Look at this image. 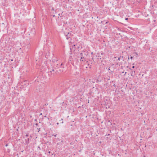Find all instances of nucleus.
<instances>
[{"label":"nucleus","mask_w":157,"mask_h":157,"mask_svg":"<svg viewBox=\"0 0 157 157\" xmlns=\"http://www.w3.org/2000/svg\"><path fill=\"white\" fill-rule=\"evenodd\" d=\"M88 54H86V53L84 52L83 51L80 54V61H84V60H85L86 59V57H85V56L87 55Z\"/></svg>","instance_id":"f257e3e1"},{"label":"nucleus","mask_w":157,"mask_h":157,"mask_svg":"<svg viewBox=\"0 0 157 157\" xmlns=\"http://www.w3.org/2000/svg\"><path fill=\"white\" fill-rule=\"evenodd\" d=\"M48 155H50L51 157H55V155L54 154L53 155V154L54 153V152L53 151V152L51 151H49L48 150Z\"/></svg>","instance_id":"f03ea898"},{"label":"nucleus","mask_w":157,"mask_h":157,"mask_svg":"<svg viewBox=\"0 0 157 157\" xmlns=\"http://www.w3.org/2000/svg\"><path fill=\"white\" fill-rule=\"evenodd\" d=\"M108 70H109V71H109V72L110 73H112L113 71V68L112 67V68H111V67H109L108 68Z\"/></svg>","instance_id":"7ed1b4c3"},{"label":"nucleus","mask_w":157,"mask_h":157,"mask_svg":"<svg viewBox=\"0 0 157 157\" xmlns=\"http://www.w3.org/2000/svg\"><path fill=\"white\" fill-rule=\"evenodd\" d=\"M25 140H26L25 143H26V144H29L30 142H29V138H27V140L26 139Z\"/></svg>","instance_id":"20e7f679"},{"label":"nucleus","mask_w":157,"mask_h":157,"mask_svg":"<svg viewBox=\"0 0 157 157\" xmlns=\"http://www.w3.org/2000/svg\"><path fill=\"white\" fill-rule=\"evenodd\" d=\"M69 33V31H66V32H64V34L66 36H67Z\"/></svg>","instance_id":"39448f33"},{"label":"nucleus","mask_w":157,"mask_h":157,"mask_svg":"<svg viewBox=\"0 0 157 157\" xmlns=\"http://www.w3.org/2000/svg\"><path fill=\"white\" fill-rule=\"evenodd\" d=\"M63 63H62L60 65V67L59 68H64V67L63 66Z\"/></svg>","instance_id":"423d86ee"},{"label":"nucleus","mask_w":157,"mask_h":157,"mask_svg":"<svg viewBox=\"0 0 157 157\" xmlns=\"http://www.w3.org/2000/svg\"><path fill=\"white\" fill-rule=\"evenodd\" d=\"M90 60L91 61V62H93L94 61V59H93V58L92 57V58L90 59Z\"/></svg>","instance_id":"0eeeda50"},{"label":"nucleus","mask_w":157,"mask_h":157,"mask_svg":"<svg viewBox=\"0 0 157 157\" xmlns=\"http://www.w3.org/2000/svg\"><path fill=\"white\" fill-rule=\"evenodd\" d=\"M56 67L57 68H58L60 67V65H59L58 64H57L56 65Z\"/></svg>","instance_id":"6e6552de"},{"label":"nucleus","mask_w":157,"mask_h":157,"mask_svg":"<svg viewBox=\"0 0 157 157\" xmlns=\"http://www.w3.org/2000/svg\"><path fill=\"white\" fill-rule=\"evenodd\" d=\"M135 73V71H132L131 75H132L133 76L134 75H133V73Z\"/></svg>","instance_id":"1a4fd4ad"},{"label":"nucleus","mask_w":157,"mask_h":157,"mask_svg":"<svg viewBox=\"0 0 157 157\" xmlns=\"http://www.w3.org/2000/svg\"><path fill=\"white\" fill-rule=\"evenodd\" d=\"M54 71V69L53 68L52 69V71H50V72H51L52 71Z\"/></svg>","instance_id":"9d476101"},{"label":"nucleus","mask_w":157,"mask_h":157,"mask_svg":"<svg viewBox=\"0 0 157 157\" xmlns=\"http://www.w3.org/2000/svg\"><path fill=\"white\" fill-rule=\"evenodd\" d=\"M67 36V38H67V40H68L70 38V36Z\"/></svg>","instance_id":"9b49d317"},{"label":"nucleus","mask_w":157,"mask_h":157,"mask_svg":"<svg viewBox=\"0 0 157 157\" xmlns=\"http://www.w3.org/2000/svg\"><path fill=\"white\" fill-rule=\"evenodd\" d=\"M59 71H62V72H63V70L62 69H59Z\"/></svg>","instance_id":"f8f14e48"},{"label":"nucleus","mask_w":157,"mask_h":157,"mask_svg":"<svg viewBox=\"0 0 157 157\" xmlns=\"http://www.w3.org/2000/svg\"><path fill=\"white\" fill-rule=\"evenodd\" d=\"M117 30L119 31H121V29L119 28H117Z\"/></svg>","instance_id":"ddd939ff"},{"label":"nucleus","mask_w":157,"mask_h":157,"mask_svg":"<svg viewBox=\"0 0 157 157\" xmlns=\"http://www.w3.org/2000/svg\"><path fill=\"white\" fill-rule=\"evenodd\" d=\"M121 57V56H120V57H119L118 59L117 60H120V58Z\"/></svg>","instance_id":"4468645a"},{"label":"nucleus","mask_w":157,"mask_h":157,"mask_svg":"<svg viewBox=\"0 0 157 157\" xmlns=\"http://www.w3.org/2000/svg\"><path fill=\"white\" fill-rule=\"evenodd\" d=\"M57 135V134H56L54 135H52V136H53L55 137H56Z\"/></svg>","instance_id":"2eb2a0df"},{"label":"nucleus","mask_w":157,"mask_h":157,"mask_svg":"<svg viewBox=\"0 0 157 157\" xmlns=\"http://www.w3.org/2000/svg\"><path fill=\"white\" fill-rule=\"evenodd\" d=\"M133 56H131L130 57V59H132V58H133Z\"/></svg>","instance_id":"dca6fc26"},{"label":"nucleus","mask_w":157,"mask_h":157,"mask_svg":"<svg viewBox=\"0 0 157 157\" xmlns=\"http://www.w3.org/2000/svg\"><path fill=\"white\" fill-rule=\"evenodd\" d=\"M103 22H104L105 23L106 22L105 21H102L101 22V23H102Z\"/></svg>","instance_id":"f3484780"},{"label":"nucleus","mask_w":157,"mask_h":157,"mask_svg":"<svg viewBox=\"0 0 157 157\" xmlns=\"http://www.w3.org/2000/svg\"><path fill=\"white\" fill-rule=\"evenodd\" d=\"M128 19V18H125V20H127Z\"/></svg>","instance_id":"a211bd4d"},{"label":"nucleus","mask_w":157,"mask_h":157,"mask_svg":"<svg viewBox=\"0 0 157 157\" xmlns=\"http://www.w3.org/2000/svg\"><path fill=\"white\" fill-rule=\"evenodd\" d=\"M28 136H29L28 135V134H26V137H28Z\"/></svg>","instance_id":"6ab92c4d"},{"label":"nucleus","mask_w":157,"mask_h":157,"mask_svg":"<svg viewBox=\"0 0 157 157\" xmlns=\"http://www.w3.org/2000/svg\"><path fill=\"white\" fill-rule=\"evenodd\" d=\"M113 86L114 87H116V85L115 84H114L113 85Z\"/></svg>","instance_id":"aec40b11"},{"label":"nucleus","mask_w":157,"mask_h":157,"mask_svg":"<svg viewBox=\"0 0 157 157\" xmlns=\"http://www.w3.org/2000/svg\"><path fill=\"white\" fill-rule=\"evenodd\" d=\"M42 115V113H41L40 115H39V116H40L41 115Z\"/></svg>","instance_id":"412c9836"},{"label":"nucleus","mask_w":157,"mask_h":157,"mask_svg":"<svg viewBox=\"0 0 157 157\" xmlns=\"http://www.w3.org/2000/svg\"><path fill=\"white\" fill-rule=\"evenodd\" d=\"M35 125H36V126H37L38 125V124L37 123H36L35 124Z\"/></svg>","instance_id":"4be33fe9"},{"label":"nucleus","mask_w":157,"mask_h":157,"mask_svg":"<svg viewBox=\"0 0 157 157\" xmlns=\"http://www.w3.org/2000/svg\"><path fill=\"white\" fill-rule=\"evenodd\" d=\"M108 23V21L106 22L105 23V24H107Z\"/></svg>","instance_id":"5701e85b"},{"label":"nucleus","mask_w":157,"mask_h":157,"mask_svg":"<svg viewBox=\"0 0 157 157\" xmlns=\"http://www.w3.org/2000/svg\"><path fill=\"white\" fill-rule=\"evenodd\" d=\"M135 54L136 55H138V54H137V53L136 52H135Z\"/></svg>","instance_id":"b1692460"},{"label":"nucleus","mask_w":157,"mask_h":157,"mask_svg":"<svg viewBox=\"0 0 157 157\" xmlns=\"http://www.w3.org/2000/svg\"><path fill=\"white\" fill-rule=\"evenodd\" d=\"M8 146V145L7 144H6V147H7Z\"/></svg>","instance_id":"393cba45"},{"label":"nucleus","mask_w":157,"mask_h":157,"mask_svg":"<svg viewBox=\"0 0 157 157\" xmlns=\"http://www.w3.org/2000/svg\"><path fill=\"white\" fill-rule=\"evenodd\" d=\"M134 67H135L134 66H133L132 67V68H134Z\"/></svg>","instance_id":"a878e982"},{"label":"nucleus","mask_w":157,"mask_h":157,"mask_svg":"<svg viewBox=\"0 0 157 157\" xmlns=\"http://www.w3.org/2000/svg\"><path fill=\"white\" fill-rule=\"evenodd\" d=\"M91 65H90V66L89 67H90V68H91Z\"/></svg>","instance_id":"bb28decb"},{"label":"nucleus","mask_w":157,"mask_h":157,"mask_svg":"<svg viewBox=\"0 0 157 157\" xmlns=\"http://www.w3.org/2000/svg\"><path fill=\"white\" fill-rule=\"evenodd\" d=\"M44 117H46V116H45Z\"/></svg>","instance_id":"cd10ccee"},{"label":"nucleus","mask_w":157,"mask_h":157,"mask_svg":"<svg viewBox=\"0 0 157 157\" xmlns=\"http://www.w3.org/2000/svg\"><path fill=\"white\" fill-rule=\"evenodd\" d=\"M93 54V52H91V54L92 55V54Z\"/></svg>","instance_id":"c85d7f7f"},{"label":"nucleus","mask_w":157,"mask_h":157,"mask_svg":"<svg viewBox=\"0 0 157 157\" xmlns=\"http://www.w3.org/2000/svg\"><path fill=\"white\" fill-rule=\"evenodd\" d=\"M57 124H59V123H57Z\"/></svg>","instance_id":"c756f323"},{"label":"nucleus","mask_w":157,"mask_h":157,"mask_svg":"<svg viewBox=\"0 0 157 157\" xmlns=\"http://www.w3.org/2000/svg\"><path fill=\"white\" fill-rule=\"evenodd\" d=\"M63 120V119H61V121H62Z\"/></svg>","instance_id":"7c9ffc66"},{"label":"nucleus","mask_w":157,"mask_h":157,"mask_svg":"<svg viewBox=\"0 0 157 157\" xmlns=\"http://www.w3.org/2000/svg\"><path fill=\"white\" fill-rule=\"evenodd\" d=\"M63 120V119H61V121H62Z\"/></svg>","instance_id":"2f4dec72"},{"label":"nucleus","mask_w":157,"mask_h":157,"mask_svg":"<svg viewBox=\"0 0 157 157\" xmlns=\"http://www.w3.org/2000/svg\"><path fill=\"white\" fill-rule=\"evenodd\" d=\"M129 59V57H128V59Z\"/></svg>","instance_id":"473e14b6"},{"label":"nucleus","mask_w":157,"mask_h":157,"mask_svg":"<svg viewBox=\"0 0 157 157\" xmlns=\"http://www.w3.org/2000/svg\"><path fill=\"white\" fill-rule=\"evenodd\" d=\"M63 121H62V124H63Z\"/></svg>","instance_id":"72a5a7b5"},{"label":"nucleus","mask_w":157,"mask_h":157,"mask_svg":"<svg viewBox=\"0 0 157 157\" xmlns=\"http://www.w3.org/2000/svg\"><path fill=\"white\" fill-rule=\"evenodd\" d=\"M53 17H55V15H53Z\"/></svg>","instance_id":"f704fd0d"},{"label":"nucleus","mask_w":157,"mask_h":157,"mask_svg":"<svg viewBox=\"0 0 157 157\" xmlns=\"http://www.w3.org/2000/svg\"><path fill=\"white\" fill-rule=\"evenodd\" d=\"M59 15L60 16V14H59Z\"/></svg>","instance_id":"c9c22d12"},{"label":"nucleus","mask_w":157,"mask_h":157,"mask_svg":"<svg viewBox=\"0 0 157 157\" xmlns=\"http://www.w3.org/2000/svg\"><path fill=\"white\" fill-rule=\"evenodd\" d=\"M11 61H13V59H11Z\"/></svg>","instance_id":"e433bc0d"}]
</instances>
